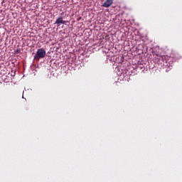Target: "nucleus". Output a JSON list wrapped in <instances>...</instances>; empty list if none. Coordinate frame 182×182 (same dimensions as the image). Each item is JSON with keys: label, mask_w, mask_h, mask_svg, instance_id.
Returning <instances> with one entry per match:
<instances>
[{"label": "nucleus", "mask_w": 182, "mask_h": 182, "mask_svg": "<svg viewBox=\"0 0 182 182\" xmlns=\"http://www.w3.org/2000/svg\"><path fill=\"white\" fill-rule=\"evenodd\" d=\"M112 4H113V0H106L103 3L102 6H103V8H109V6H112Z\"/></svg>", "instance_id": "3"}, {"label": "nucleus", "mask_w": 182, "mask_h": 182, "mask_svg": "<svg viewBox=\"0 0 182 182\" xmlns=\"http://www.w3.org/2000/svg\"><path fill=\"white\" fill-rule=\"evenodd\" d=\"M46 56V51L43 48H40L37 50L35 58H43Z\"/></svg>", "instance_id": "1"}, {"label": "nucleus", "mask_w": 182, "mask_h": 182, "mask_svg": "<svg viewBox=\"0 0 182 182\" xmlns=\"http://www.w3.org/2000/svg\"><path fill=\"white\" fill-rule=\"evenodd\" d=\"M66 22H69V21H63V17L60 16V17H58V18L56 19L55 24V25H60V24H62V25H65V24H66Z\"/></svg>", "instance_id": "2"}]
</instances>
